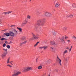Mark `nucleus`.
Segmentation results:
<instances>
[{
    "label": "nucleus",
    "mask_w": 76,
    "mask_h": 76,
    "mask_svg": "<svg viewBox=\"0 0 76 76\" xmlns=\"http://www.w3.org/2000/svg\"><path fill=\"white\" fill-rule=\"evenodd\" d=\"M45 22V19H43L38 21L37 23L35 25V30L37 31V29L38 26H43Z\"/></svg>",
    "instance_id": "obj_1"
},
{
    "label": "nucleus",
    "mask_w": 76,
    "mask_h": 76,
    "mask_svg": "<svg viewBox=\"0 0 76 76\" xmlns=\"http://www.w3.org/2000/svg\"><path fill=\"white\" fill-rule=\"evenodd\" d=\"M32 68L31 67H23V72H26L30 71V70H32Z\"/></svg>",
    "instance_id": "obj_2"
},
{
    "label": "nucleus",
    "mask_w": 76,
    "mask_h": 76,
    "mask_svg": "<svg viewBox=\"0 0 76 76\" xmlns=\"http://www.w3.org/2000/svg\"><path fill=\"white\" fill-rule=\"evenodd\" d=\"M14 74H12V76H18L20 75L21 73L17 70H15L14 71Z\"/></svg>",
    "instance_id": "obj_3"
},
{
    "label": "nucleus",
    "mask_w": 76,
    "mask_h": 76,
    "mask_svg": "<svg viewBox=\"0 0 76 76\" xmlns=\"http://www.w3.org/2000/svg\"><path fill=\"white\" fill-rule=\"evenodd\" d=\"M60 42H61L62 44H64L65 43V41H64V37L62 36L60 40Z\"/></svg>",
    "instance_id": "obj_4"
},
{
    "label": "nucleus",
    "mask_w": 76,
    "mask_h": 76,
    "mask_svg": "<svg viewBox=\"0 0 76 76\" xmlns=\"http://www.w3.org/2000/svg\"><path fill=\"white\" fill-rule=\"evenodd\" d=\"M57 59H56V61L58 62H59V63L61 66V60L60 59L59 57H58V56H57Z\"/></svg>",
    "instance_id": "obj_5"
},
{
    "label": "nucleus",
    "mask_w": 76,
    "mask_h": 76,
    "mask_svg": "<svg viewBox=\"0 0 76 76\" xmlns=\"http://www.w3.org/2000/svg\"><path fill=\"white\" fill-rule=\"evenodd\" d=\"M32 36L35 39H38L39 38V37H37V36L34 33H32Z\"/></svg>",
    "instance_id": "obj_6"
},
{
    "label": "nucleus",
    "mask_w": 76,
    "mask_h": 76,
    "mask_svg": "<svg viewBox=\"0 0 76 76\" xmlns=\"http://www.w3.org/2000/svg\"><path fill=\"white\" fill-rule=\"evenodd\" d=\"M7 54V52H4L3 54L1 56L2 58H4V57H5L6 56Z\"/></svg>",
    "instance_id": "obj_7"
},
{
    "label": "nucleus",
    "mask_w": 76,
    "mask_h": 76,
    "mask_svg": "<svg viewBox=\"0 0 76 76\" xmlns=\"http://www.w3.org/2000/svg\"><path fill=\"white\" fill-rule=\"evenodd\" d=\"M27 22H28V18H26L25 20L23 21V23L26 24Z\"/></svg>",
    "instance_id": "obj_8"
},
{
    "label": "nucleus",
    "mask_w": 76,
    "mask_h": 76,
    "mask_svg": "<svg viewBox=\"0 0 76 76\" xmlns=\"http://www.w3.org/2000/svg\"><path fill=\"white\" fill-rule=\"evenodd\" d=\"M60 6V3H56L55 4V7L57 8Z\"/></svg>",
    "instance_id": "obj_9"
},
{
    "label": "nucleus",
    "mask_w": 76,
    "mask_h": 76,
    "mask_svg": "<svg viewBox=\"0 0 76 76\" xmlns=\"http://www.w3.org/2000/svg\"><path fill=\"white\" fill-rule=\"evenodd\" d=\"M10 35L11 36H12V37H14V33H13L12 32H10Z\"/></svg>",
    "instance_id": "obj_10"
},
{
    "label": "nucleus",
    "mask_w": 76,
    "mask_h": 76,
    "mask_svg": "<svg viewBox=\"0 0 76 76\" xmlns=\"http://www.w3.org/2000/svg\"><path fill=\"white\" fill-rule=\"evenodd\" d=\"M4 35H5L7 37H9L10 35V34L8 33H6L4 34Z\"/></svg>",
    "instance_id": "obj_11"
},
{
    "label": "nucleus",
    "mask_w": 76,
    "mask_h": 76,
    "mask_svg": "<svg viewBox=\"0 0 76 76\" xmlns=\"http://www.w3.org/2000/svg\"><path fill=\"white\" fill-rule=\"evenodd\" d=\"M12 12V11H9L8 12H4V14H5V15H6V14H9V13H11Z\"/></svg>",
    "instance_id": "obj_12"
},
{
    "label": "nucleus",
    "mask_w": 76,
    "mask_h": 76,
    "mask_svg": "<svg viewBox=\"0 0 76 76\" xmlns=\"http://www.w3.org/2000/svg\"><path fill=\"white\" fill-rule=\"evenodd\" d=\"M13 33L14 35H16L18 34V32H17V31L16 30H14Z\"/></svg>",
    "instance_id": "obj_13"
},
{
    "label": "nucleus",
    "mask_w": 76,
    "mask_h": 76,
    "mask_svg": "<svg viewBox=\"0 0 76 76\" xmlns=\"http://www.w3.org/2000/svg\"><path fill=\"white\" fill-rule=\"evenodd\" d=\"M72 38L73 39L74 41H76V37L75 36H73L72 37Z\"/></svg>",
    "instance_id": "obj_14"
},
{
    "label": "nucleus",
    "mask_w": 76,
    "mask_h": 76,
    "mask_svg": "<svg viewBox=\"0 0 76 76\" xmlns=\"http://www.w3.org/2000/svg\"><path fill=\"white\" fill-rule=\"evenodd\" d=\"M50 44H51V45H55L56 44L54 41H51L50 42Z\"/></svg>",
    "instance_id": "obj_15"
},
{
    "label": "nucleus",
    "mask_w": 76,
    "mask_h": 76,
    "mask_svg": "<svg viewBox=\"0 0 76 76\" xmlns=\"http://www.w3.org/2000/svg\"><path fill=\"white\" fill-rule=\"evenodd\" d=\"M52 32L53 34L54 35H56V32L54 30H52Z\"/></svg>",
    "instance_id": "obj_16"
},
{
    "label": "nucleus",
    "mask_w": 76,
    "mask_h": 76,
    "mask_svg": "<svg viewBox=\"0 0 76 76\" xmlns=\"http://www.w3.org/2000/svg\"><path fill=\"white\" fill-rule=\"evenodd\" d=\"M73 15H72V14H70L69 15H67V17H70V18H73Z\"/></svg>",
    "instance_id": "obj_17"
},
{
    "label": "nucleus",
    "mask_w": 76,
    "mask_h": 76,
    "mask_svg": "<svg viewBox=\"0 0 76 76\" xmlns=\"http://www.w3.org/2000/svg\"><path fill=\"white\" fill-rule=\"evenodd\" d=\"M72 6L74 8H76V4L73 3L72 5Z\"/></svg>",
    "instance_id": "obj_18"
},
{
    "label": "nucleus",
    "mask_w": 76,
    "mask_h": 76,
    "mask_svg": "<svg viewBox=\"0 0 76 76\" xmlns=\"http://www.w3.org/2000/svg\"><path fill=\"white\" fill-rule=\"evenodd\" d=\"M67 52H68V51L67 50H65V51L63 53V55H65L66 53H67Z\"/></svg>",
    "instance_id": "obj_19"
},
{
    "label": "nucleus",
    "mask_w": 76,
    "mask_h": 76,
    "mask_svg": "<svg viewBox=\"0 0 76 76\" xmlns=\"http://www.w3.org/2000/svg\"><path fill=\"white\" fill-rule=\"evenodd\" d=\"M48 48V46H43V48H44V50H46L47 48Z\"/></svg>",
    "instance_id": "obj_20"
},
{
    "label": "nucleus",
    "mask_w": 76,
    "mask_h": 76,
    "mask_svg": "<svg viewBox=\"0 0 76 76\" xmlns=\"http://www.w3.org/2000/svg\"><path fill=\"white\" fill-rule=\"evenodd\" d=\"M17 29L19 30V31H20V32H22V28H18V27H17Z\"/></svg>",
    "instance_id": "obj_21"
},
{
    "label": "nucleus",
    "mask_w": 76,
    "mask_h": 76,
    "mask_svg": "<svg viewBox=\"0 0 76 76\" xmlns=\"http://www.w3.org/2000/svg\"><path fill=\"white\" fill-rule=\"evenodd\" d=\"M39 43V42H37V43L34 45V47H36V46H37Z\"/></svg>",
    "instance_id": "obj_22"
},
{
    "label": "nucleus",
    "mask_w": 76,
    "mask_h": 76,
    "mask_svg": "<svg viewBox=\"0 0 76 76\" xmlns=\"http://www.w3.org/2000/svg\"><path fill=\"white\" fill-rule=\"evenodd\" d=\"M10 60V58L9 57L7 60V64H9V63H10V62H9Z\"/></svg>",
    "instance_id": "obj_23"
},
{
    "label": "nucleus",
    "mask_w": 76,
    "mask_h": 76,
    "mask_svg": "<svg viewBox=\"0 0 76 76\" xmlns=\"http://www.w3.org/2000/svg\"><path fill=\"white\" fill-rule=\"evenodd\" d=\"M48 15H49V12L45 13V15L46 16H48Z\"/></svg>",
    "instance_id": "obj_24"
},
{
    "label": "nucleus",
    "mask_w": 76,
    "mask_h": 76,
    "mask_svg": "<svg viewBox=\"0 0 76 76\" xmlns=\"http://www.w3.org/2000/svg\"><path fill=\"white\" fill-rule=\"evenodd\" d=\"M3 50L4 51H5L6 53H7V49H3Z\"/></svg>",
    "instance_id": "obj_25"
},
{
    "label": "nucleus",
    "mask_w": 76,
    "mask_h": 76,
    "mask_svg": "<svg viewBox=\"0 0 76 76\" xmlns=\"http://www.w3.org/2000/svg\"><path fill=\"white\" fill-rule=\"evenodd\" d=\"M42 66H39L38 67V69L39 70L41 69V68H42Z\"/></svg>",
    "instance_id": "obj_26"
},
{
    "label": "nucleus",
    "mask_w": 76,
    "mask_h": 76,
    "mask_svg": "<svg viewBox=\"0 0 76 76\" xmlns=\"http://www.w3.org/2000/svg\"><path fill=\"white\" fill-rule=\"evenodd\" d=\"M6 47L8 49H10V45H7Z\"/></svg>",
    "instance_id": "obj_27"
},
{
    "label": "nucleus",
    "mask_w": 76,
    "mask_h": 76,
    "mask_svg": "<svg viewBox=\"0 0 76 76\" xmlns=\"http://www.w3.org/2000/svg\"><path fill=\"white\" fill-rule=\"evenodd\" d=\"M51 14L49 12V14L48 15V17H51Z\"/></svg>",
    "instance_id": "obj_28"
},
{
    "label": "nucleus",
    "mask_w": 76,
    "mask_h": 76,
    "mask_svg": "<svg viewBox=\"0 0 76 76\" xmlns=\"http://www.w3.org/2000/svg\"><path fill=\"white\" fill-rule=\"evenodd\" d=\"M50 50H52V51H54V48L51 47L50 48Z\"/></svg>",
    "instance_id": "obj_29"
},
{
    "label": "nucleus",
    "mask_w": 76,
    "mask_h": 76,
    "mask_svg": "<svg viewBox=\"0 0 76 76\" xmlns=\"http://www.w3.org/2000/svg\"><path fill=\"white\" fill-rule=\"evenodd\" d=\"M26 39V37H23L22 38V40H25Z\"/></svg>",
    "instance_id": "obj_30"
},
{
    "label": "nucleus",
    "mask_w": 76,
    "mask_h": 76,
    "mask_svg": "<svg viewBox=\"0 0 76 76\" xmlns=\"http://www.w3.org/2000/svg\"><path fill=\"white\" fill-rule=\"evenodd\" d=\"M10 64H12V65H13V61H12L11 62H10Z\"/></svg>",
    "instance_id": "obj_31"
},
{
    "label": "nucleus",
    "mask_w": 76,
    "mask_h": 76,
    "mask_svg": "<svg viewBox=\"0 0 76 76\" xmlns=\"http://www.w3.org/2000/svg\"><path fill=\"white\" fill-rule=\"evenodd\" d=\"M7 66L8 67H12V66L10 65V64H7Z\"/></svg>",
    "instance_id": "obj_32"
},
{
    "label": "nucleus",
    "mask_w": 76,
    "mask_h": 76,
    "mask_svg": "<svg viewBox=\"0 0 76 76\" xmlns=\"http://www.w3.org/2000/svg\"><path fill=\"white\" fill-rule=\"evenodd\" d=\"M27 18H28V19H31V16L29 15H28L27 16Z\"/></svg>",
    "instance_id": "obj_33"
},
{
    "label": "nucleus",
    "mask_w": 76,
    "mask_h": 76,
    "mask_svg": "<svg viewBox=\"0 0 76 76\" xmlns=\"http://www.w3.org/2000/svg\"><path fill=\"white\" fill-rule=\"evenodd\" d=\"M26 24H25V23H22V26H25L26 25Z\"/></svg>",
    "instance_id": "obj_34"
},
{
    "label": "nucleus",
    "mask_w": 76,
    "mask_h": 76,
    "mask_svg": "<svg viewBox=\"0 0 76 76\" xmlns=\"http://www.w3.org/2000/svg\"><path fill=\"white\" fill-rule=\"evenodd\" d=\"M6 39L4 38H2L1 39V41H3V40H6Z\"/></svg>",
    "instance_id": "obj_35"
},
{
    "label": "nucleus",
    "mask_w": 76,
    "mask_h": 76,
    "mask_svg": "<svg viewBox=\"0 0 76 76\" xmlns=\"http://www.w3.org/2000/svg\"><path fill=\"white\" fill-rule=\"evenodd\" d=\"M34 37H32L30 39V40H34Z\"/></svg>",
    "instance_id": "obj_36"
},
{
    "label": "nucleus",
    "mask_w": 76,
    "mask_h": 76,
    "mask_svg": "<svg viewBox=\"0 0 76 76\" xmlns=\"http://www.w3.org/2000/svg\"><path fill=\"white\" fill-rule=\"evenodd\" d=\"M3 47H6V44L4 43L3 45Z\"/></svg>",
    "instance_id": "obj_37"
},
{
    "label": "nucleus",
    "mask_w": 76,
    "mask_h": 76,
    "mask_svg": "<svg viewBox=\"0 0 76 76\" xmlns=\"http://www.w3.org/2000/svg\"><path fill=\"white\" fill-rule=\"evenodd\" d=\"M27 42V41H26V40L24 42H23V44H26V42Z\"/></svg>",
    "instance_id": "obj_38"
},
{
    "label": "nucleus",
    "mask_w": 76,
    "mask_h": 76,
    "mask_svg": "<svg viewBox=\"0 0 76 76\" xmlns=\"http://www.w3.org/2000/svg\"><path fill=\"white\" fill-rule=\"evenodd\" d=\"M39 48V49H42L43 48V47H40Z\"/></svg>",
    "instance_id": "obj_39"
},
{
    "label": "nucleus",
    "mask_w": 76,
    "mask_h": 76,
    "mask_svg": "<svg viewBox=\"0 0 76 76\" xmlns=\"http://www.w3.org/2000/svg\"><path fill=\"white\" fill-rule=\"evenodd\" d=\"M13 26H15V25H11V27H13Z\"/></svg>",
    "instance_id": "obj_40"
},
{
    "label": "nucleus",
    "mask_w": 76,
    "mask_h": 76,
    "mask_svg": "<svg viewBox=\"0 0 76 76\" xmlns=\"http://www.w3.org/2000/svg\"><path fill=\"white\" fill-rule=\"evenodd\" d=\"M22 44H23V43H21V44H20V46L22 45Z\"/></svg>",
    "instance_id": "obj_41"
},
{
    "label": "nucleus",
    "mask_w": 76,
    "mask_h": 76,
    "mask_svg": "<svg viewBox=\"0 0 76 76\" xmlns=\"http://www.w3.org/2000/svg\"><path fill=\"white\" fill-rule=\"evenodd\" d=\"M37 37H38V36H39V34H37L36 35Z\"/></svg>",
    "instance_id": "obj_42"
},
{
    "label": "nucleus",
    "mask_w": 76,
    "mask_h": 76,
    "mask_svg": "<svg viewBox=\"0 0 76 76\" xmlns=\"http://www.w3.org/2000/svg\"><path fill=\"white\" fill-rule=\"evenodd\" d=\"M67 41L68 42H70V40H68Z\"/></svg>",
    "instance_id": "obj_43"
},
{
    "label": "nucleus",
    "mask_w": 76,
    "mask_h": 76,
    "mask_svg": "<svg viewBox=\"0 0 76 76\" xmlns=\"http://www.w3.org/2000/svg\"><path fill=\"white\" fill-rule=\"evenodd\" d=\"M67 38H68V37H67L66 36V37H65V39H67Z\"/></svg>",
    "instance_id": "obj_44"
},
{
    "label": "nucleus",
    "mask_w": 76,
    "mask_h": 76,
    "mask_svg": "<svg viewBox=\"0 0 76 76\" xmlns=\"http://www.w3.org/2000/svg\"><path fill=\"white\" fill-rule=\"evenodd\" d=\"M67 50H69V48L67 47L66 48Z\"/></svg>",
    "instance_id": "obj_45"
},
{
    "label": "nucleus",
    "mask_w": 76,
    "mask_h": 76,
    "mask_svg": "<svg viewBox=\"0 0 76 76\" xmlns=\"http://www.w3.org/2000/svg\"><path fill=\"white\" fill-rule=\"evenodd\" d=\"M64 29H67V27H64Z\"/></svg>",
    "instance_id": "obj_46"
},
{
    "label": "nucleus",
    "mask_w": 76,
    "mask_h": 76,
    "mask_svg": "<svg viewBox=\"0 0 76 76\" xmlns=\"http://www.w3.org/2000/svg\"><path fill=\"white\" fill-rule=\"evenodd\" d=\"M5 43H6H6H7V41H5Z\"/></svg>",
    "instance_id": "obj_47"
},
{
    "label": "nucleus",
    "mask_w": 76,
    "mask_h": 76,
    "mask_svg": "<svg viewBox=\"0 0 76 76\" xmlns=\"http://www.w3.org/2000/svg\"><path fill=\"white\" fill-rule=\"evenodd\" d=\"M69 52H70V51H71V50L72 49H69Z\"/></svg>",
    "instance_id": "obj_48"
},
{
    "label": "nucleus",
    "mask_w": 76,
    "mask_h": 76,
    "mask_svg": "<svg viewBox=\"0 0 76 76\" xmlns=\"http://www.w3.org/2000/svg\"><path fill=\"white\" fill-rule=\"evenodd\" d=\"M72 46H71V47L70 49H72Z\"/></svg>",
    "instance_id": "obj_49"
},
{
    "label": "nucleus",
    "mask_w": 76,
    "mask_h": 76,
    "mask_svg": "<svg viewBox=\"0 0 76 76\" xmlns=\"http://www.w3.org/2000/svg\"><path fill=\"white\" fill-rule=\"evenodd\" d=\"M66 60L67 61H69V59L67 60V59H66Z\"/></svg>",
    "instance_id": "obj_50"
},
{
    "label": "nucleus",
    "mask_w": 76,
    "mask_h": 76,
    "mask_svg": "<svg viewBox=\"0 0 76 76\" xmlns=\"http://www.w3.org/2000/svg\"><path fill=\"white\" fill-rule=\"evenodd\" d=\"M31 0H30L29 1H30V2L31 1Z\"/></svg>",
    "instance_id": "obj_51"
},
{
    "label": "nucleus",
    "mask_w": 76,
    "mask_h": 76,
    "mask_svg": "<svg viewBox=\"0 0 76 76\" xmlns=\"http://www.w3.org/2000/svg\"><path fill=\"white\" fill-rule=\"evenodd\" d=\"M1 38V37H0V38Z\"/></svg>",
    "instance_id": "obj_52"
},
{
    "label": "nucleus",
    "mask_w": 76,
    "mask_h": 76,
    "mask_svg": "<svg viewBox=\"0 0 76 76\" xmlns=\"http://www.w3.org/2000/svg\"><path fill=\"white\" fill-rule=\"evenodd\" d=\"M48 76H50V75H48Z\"/></svg>",
    "instance_id": "obj_53"
},
{
    "label": "nucleus",
    "mask_w": 76,
    "mask_h": 76,
    "mask_svg": "<svg viewBox=\"0 0 76 76\" xmlns=\"http://www.w3.org/2000/svg\"><path fill=\"white\" fill-rule=\"evenodd\" d=\"M54 10H55V9H54Z\"/></svg>",
    "instance_id": "obj_54"
}]
</instances>
